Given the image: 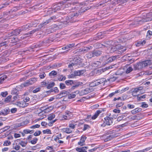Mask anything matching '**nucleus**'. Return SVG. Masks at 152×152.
<instances>
[{"label":"nucleus","mask_w":152,"mask_h":152,"mask_svg":"<svg viewBox=\"0 0 152 152\" xmlns=\"http://www.w3.org/2000/svg\"><path fill=\"white\" fill-rule=\"evenodd\" d=\"M46 75L44 73H43L40 74L39 76L40 78L43 79L45 77Z\"/></svg>","instance_id":"nucleus-62"},{"label":"nucleus","mask_w":152,"mask_h":152,"mask_svg":"<svg viewBox=\"0 0 152 152\" xmlns=\"http://www.w3.org/2000/svg\"><path fill=\"white\" fill-rule=\"evenodd\" d=\"M11 97L12 96L11 95H9L5 99L4 101L7 102H9L11 100Z\"/></svg>","instance_id":"nucleus-44"},{"label":"nucleus","mask_w":152,"mask_h":152,"mask_svg":"<svg viewBox=\"0 0 152 152\" xmlns=\"http://www.w3.org/2000/svg\"><path fill=\"white\" fill-rule=\"evenodd\" d=\"M119 49V51L121 53H124V51H125L126 50V48L125 47H122L120 45V47L119 49Z\"/></svg>","instance_id":"nucleus-45"},{"label":"nucleus","mask_w":152,"mask_h":152,"mask_svg":"<svg viewBox=\"0 0 152 152\" xmlns=\"http://www.w3.org/2000/svg\"><path fill=\"white\" fill-rule=\"evenodd\" d=\"M116 57L115 56H112V57L108 58L107 59V61L106 62V63H109L111 62L114 60L116 59Z\"/></svg>","instance_id":"nucleus-25"},{"label":"nucleus","mask_w":152,"mask_h":152,"mask_svg":"<svg viewBox=\"0 0 152 152\" xmlns=\"http://www.w3.org/2000/svg\"><path fill=\"white\" fill-rule=\"evenodd\" d=\"M37 141L38 139L35 137L31 141V142L32 144H35L37 143Z\"/></svg>","instance_id":"nucleus-47"},{"label":"nucleus","mask_w":152,"mask_h":152,"mask_svg":"<svg viewBox=\"0 0 152 152\" xmlns=\"http://www.w3.org/2000/svg\"><path fill=\"white\" fill-rule=\"evenodd\" d=\"M11 142L9 140H5L4 142L3 145L4 146H9L11 145Z\"/></svg>","instance_id":"nucleus-39"},{"label":"nucleus","mask_w":152,"mask_h":152,"mask_svg":"<svg viewBox=\"0 0 152 152\" xmlns=\"http://www.w3.org/2000/svg\"><path fill=\"white\" fill-rule=\"evenodd\" d=\"M9 128L10 127L9 126H6L1 129H0V133L7 130L9 129Z\"/></svg>","instance_id":"nucleus-35"},{"label":"nucleus","mask_w":152,"mask_h":152,"mask_svg":"<svg viewBox=\"0 0 152 152\" xmlns=\"http://www.w3.org/2000/svg\"><path fill=\"white\" fill-rule=\"evenodd\" d=\"M97 80L98 81L99 85L104 82L106 81V79L104 78H103L99 79H98Z\"/></svg>","instance_id":"nucleus-31"},{"label":"nucleus","mask_w":152,"mask_h":152,"mask_svg":"<svg viewBox=\"0 0 152 152\" xmlns=\"http://www.w3.org/2000/svg\"><path fill=\"white\" fill-rule=\"evenodd\" d=\"M114 131L113 130L110 132V135L107 136L106 138L104 139V141L105 142H107L109 140H111L113 138L118 137L120 135V133H114Z\"/></svg>","instance_id":"nucleus-4"},{"label":"nucleus","mask_w":152,"mask_h":152,"mask_svg":"<svg viewBox=\"0 0 152 152\" xmlns=\"http://www.w3.org/2000/svg\"><path fill=\"white\" fill-rule=\"evenodd\" d=\"M87 149V147H83L79 148H77L76 150L78 152H87L86 150Z\"/></svg>","instance_id":"nucleus-17"},{"label":"nucleus","mask_w":152,"mask_h":152,"mask_svg":"<svg viewBox=\"0 0 152 152\" xmlns=\"http://www.w3.org/2000/svg\"><path fill=\"white\" fill-rule=\"evenodd\" d=\"M143 88L142 86H139L135 88H132L130 92L132 94V95L134 96H137V93L142 90Z\"/></svg>","instance_id":"nucleus-6"},{"label":"nucleus","mask_w":152,"mask_h":152,"mask_svg":"<svg viewBox=\"0 0 152 152\" xmlns=\"http://www.w3.org/2000/svg\"><path fill=\"white\" fill-rule=\"evenodd\" d=\"M65 83L67 85L69 86L73 84V82L72 80H66L65 81Z\"/></svg>","instance_id":"nucleus-37"},{"label":"nucleus","mask_w":152,"mask_h":152,"mask_svg":"<svg viewBox=\"0 0 152 152\" xmlns=\"http://www.w3.org/2000/svg\"><path fill=\"white\" fill-rule=\"evenodd\" d=\"M51 92H55V93H58V90L57 87L54 88L50 90Z\"/></svg>","instance_id":"nucleus-48"},{"label":"nucleus","mask_w":152,"mask_h":152,"mask_svg":"<svg viewBox=\"0 0 152 152\" xmlns=\"http://www.w3.org/2000/svg\"><path fill=\"white\" fill-rule=\"evenodd\" d=\"M87 138V137L84 135L82 136L79 142H78V145L82 146L85 145V142Z\"/></svg>","instance_id":"nucleus-13"},{"label":"nucleus","mask_w":152,"mask_h":152,"mask_svg":"<svg viewBox=\"0 0 152 152\" xmlns=\"http://www.w3.org/2000/svg\"><path fill=\"white\" fill-rule=\"evenodd\" d=\"M152 64V60H148L141 62L134 65V69L137 70Z\"/></svg>","instance_id":"nucleus-1"},{"label":"nucleus","mask_w":152,"mask_h":152,"mask_svg":"<svg viewBox=\"0 0 152 152\" xmlns=\"http://www.w3.org/2000/svg\"><path fill=\"white\" fill-rule=\"evenodd\" d=\"M34 132V130H30L29 129H25L23 130V132L25 134H32Z\"/></svg>","instance_id":"nucleus-30"},{"label":"nucleus","mask_w":152,"mask_h":152,"mask_svg":"<svg viewBox=\"0 0 152 152\" xmlns=\"http://www.w3.org/2000/svg\"><path fill=\"white\" fill-rule=\"evenodd\" d=\"M142 110L140 108H137L132 110L131 111V113L133 114H135L140 112Z\"/></svg>","instance_id":"nucleus-18"},{"label":"nucleus","mask_w":152,"mask_h":152,"mask_svg":"<svg viewBox=\"0 0 152 152\" xmlns=\"http://www.w3.org/2000/svg\"><path fill=\"white\" fill-rule=\"evenodd\" d=\"M93 52L88 53L87 55V57L88 58H91L92 57H94Z\"/></svg>","instance_id":"nucleus-49"},{"label":"nucleus","mask_w":152,"mask_h":152,"mask_svg":"<svg viewBox=\"0 0 152 152\" xmlns=\"http://www.w3.org/2000/svg\"><path fill=\"white\" fill-rule=\"evenodd\" d=\"M55 115L54 114H51L49 116L48 119L49 120L51 121L55 117Z\"/></svg>","instance_id":"nucleus-40"},{"label":"nucleus","mask_w":152,"mask_h":152,"mask_svg":"<svg viewBox=\"0 0 152 152\" xmlns=\"http://www.w3.org/2000/svg\"><path fill=\"white\" fill-rule=\"evenodd\" d=\"M141 107H142L146 108L148 107V104H146L145 102H142L141 103Z\"/></svg>","instance_id":"nucleus-46"},{"label":"nucleus","mask_w":152,"mask_h":152,"mask_svg":"<svg viewBox=\"0 0 152 152\" xmlns=\"http://www.w3.org/2000/svg\"><path fill=\"white\" fill-rule=\"evenodd\" d=\"M9 4V3L6 2L5 3L1 4L0 5V10L6 7Z\"/></svg>","instance_id":"nucleus-26"},{"label":"nucleus","mask_w":152,"mask_h":152,"mask_svg":"<svg viewBox=\"0 0 152 152\" xmlns=\"http://www.w3.org/2000/svg\"><path fill=\"white\" fill-rule=\"evenodd\" d=\"M62 138L61 134L60 133L56 136V137L54 138V140L55 141H56L57 140H58Z\"/></svg>","instance_id":"nucleus-32"},{"label":"nucleus","mask_w":152,"mask_h":152,"mask_svg":"<svg viewBox=\"0 0 152 152\" xmlns=\"http://www.w3.org/2000/svg\"><path fill=\"white\" fill-rule=\"evenodd\" d=\"M8 43V42L7 41H5L0 44V47H1L6 45Z\"/></svg>","instance_id":"nucleus-64"},{"label":"nucleus","mask_w":152,"mask_h":152,"mask_svg":"<svg viewBox=\"0 0 152 152\" xmlns=\"http://www.w3.org/2000/svg\"><path fill=\"white\" fill-rule=\"evenodd\" d=\"M15 142H17L18 144L21 145L22 147H25L27 144V142L22 141L21 139H17L15 140Z\"/></svg>","instance_id":"nucleus-15"},{"label":"nucleus","mask_w":152,"mask_h":152,"mask_svg":"<svg viewBox=\"0 0 152 152\" xmlns=\"http://www.w3.org/2000/svg\"><path fill=\"white\" fill-rule=\"evenodd\" d=\"M40 126V125H39L38 124H37L35 125H33L30 127V128L31 129H35L36 128H39Z\"/></svg>","instance_id":"nucleus-53"},{"label":"nucleus","mask_w":152,"mask_h":152,"mask_svg":"<svg viewBox=\"0 0 152 152\" xmlns=\"http://www.w3.org/2000/svg\"><path fill=\"white\" fill-rule=\"evenodd\" d=\"M152 148L151 147H148L142 150L135 151V152H145L150 150Z\"/></svg>","instance_id":"nucleus-27"},{"label":"nucleus","mask_w":152,"mask_h":152,"mask_svg":"<svg viewBox=\"0 0 152 152\" xmlns=\"http://www.w3.org/2000/svg\"><path fill=\"white\" fill-rule=\"evenodd\" d=\"M8 94V93L7 91L5 92H2L1 94V95L3 97H6Z\"/></svg>","instance_id":"nucleus-56"},{"label":"nucleus","mask_w":152,"mask_h":152,"mask_svg":"<svg viewBox=\"0 0 152 152\" xmlns=\"http://www.w3.org/2000/svg\"><path fill=\"white\" fill-rule=\"evenodd\" d=\"M119 92L120 91H119V90H117L115 91V92H113L110 94L109 95V96L110 97H112L113 96L115 95V94L119 93Z\"/></svg>","instance_id":"nucleus-50"},{"label":"nucleus","mask_w":152,"mask_h":152,"mask_svg":"<svg viewBox=\"0 0 152 152\" xmlns=\"http://www.w3.org/2000/svg\"><path fill=\"white\" fill-rule=\"evenodd\" d=\"M18 145V143L17 142H15H15L13 143V145L14 146H13V149H15L16 151L19 150L20 147Z\"/></svg>","instance_id":"nucleus-19"},{"label":"nucleus","mask_w":152,"mask_h":152,"mask_svg":"<svg viewBox=\"0 0 152 152\" xmlns=\"http://www.w3.org/2000/svg\"><path fill=\"white\" fill-rule=\"evenodd\" d=\"M60 87L61 89H63L65 88L66 86L64 84L60 83Z\"/></svg>","instance_id":"nucleus-57"},{"label":"nucleus","mask_w":152,"mask_h":152,"mask_svg":"<svg viewBox=\"0 0 152 152\" xmlns=\"http://www.w3.org/2000/svg\"><path fill=\"white\" fill-rule=\"evenodd\" d=\"M21 31V30H20V28L13 30L11 32V35L10 36H12L14 35H17L20 34Z\"/></svg>","instance_id":"nucleus-16"},{"label":"nucleus","mask_w":152,"mask_h":152,"mask_svg":"<svg viewBox=\"0 0 152 152\" xmlns=\"http://www.w3.org/2000/svg\"><path fill=\"white\" fill-rule=\"evenodd\" d=\"M151 19L149 18H143L142 20H140V21L145 22H148L151 20Z\"/></svg>","instance_id":"nucleus-42"},{"label":"nucleus","mask_w":152,"mask_h":152,"mask_svg":"<svg viewBox=\"0 0 152 152\" xmlns=\"http://www.w3.org/2000/svg\"><path fill=\"white\" fill-rule=\"evenodd\" d=\"M93 53L94 57L97 56L102 54L101 52L99 50H94L93 51Z\"/></svg>","instance_id":"nucleus-22"},{"label":"nucleus","mask_w":152,"mask_h":152,"mask_svg":"<svg viewBox=\"0 0 152 152\" xmlns=\"http://www.w3.org/2000/svg\"><path fill=\"white\" fill-rule=\"evenodd\" d=\"M65 1H63L61 2L58 3L57 4L53 6V9L54 10V12H56L60 10H63L64 8L66 5L64 4Z\"/></svg>","instance_id":"nucleus-3"},{"label":"nucleus","mask_w":152,"mask_h":152,"mask_svg":"<svg viewBox=\"0 0 152 152\" xmlns=\"http://www.w3.org/2000/svg\"><path fill=\"white\" fill-rule=\"evenodd\" d=\"M120 46V45H117L115 46L114 45H111L110 46L109 48V49L110 50V53H112L116 51L118 49H119Z\"/></svg>","instance_id":"nucleus-11"},{"label":"nucleus","mask_w":152,"mask_h":152,"mask_svg":"<svg viewBox=\"0 0 152 152\" xmlns=\"http://www.w3.org/2000/svg\"><path fill=\"white\" fill-rule=\"evenodd\" d=\"M15 104L20 107H24L27 106L28 105V103H26L23 100L16 102Z\"/></svg>","instance_id":"nucleus-10"},{"label":"nucleus","mask_w":152,"mask_h":152,"mask_svg":"<svg viewBox=\"0 0 152 152\" xmlns=\"http://www.w3.org/2000/svg\"><path fill=\"white\" fill-rule=\"evenodd\" d=\"M35 26L36 25L33 24L31 25V24L29 23L22 26L21 28H20V30H21V31H25L28 29L30 27L32 26L35 27Z\"/></svg>","instance_id":"nucleus-12"},{"label":"nucleus","mask_w":152,"mask_h":152,"mask_svg":"<svg viewBox=\"0 0 152 152\" xmlns=\"http://www.w3.org/2000/svg\"><path fill=\"white\" fill-rule=\"evenodd\" d=\"M83 92L84 94H87L90 92V90L88 88H86L83 91Z\"/></svg>","instance_id":"nucleus-41"},{"label":"nucleus","mask_w":152,"mask_h":152,"mask_svg":"<svg viewBox=\"0 0 152 152\" xmlns=\"http://www.w3.org/2000/svg\"><path fill=\"white\" fill-rule=\"evenodd\" d=\"M104 119V120L103 121L104 123L101 125L102 127H104L106 125H110L112 124L113 120V118L107 117L105 118Z\"/></svg>","instance_id":"nucleus-5"},{"label":"nucleus","mask_w":152,"mask_h":152,"mask_svg":"<svg viewBox=\"0 0 152 152\" xmlns=\"http://www.w3.org/2000/svg\"><path fill=\"white\" fill-rule=\"evenodd\" d=\"M124 118V115L119 116L117 118V121H120L123 119Z\"/></svg>","instance_id":"nucleus-59"},{"label":"nucleus","mask_w":152,"mask_h":152,"mask_svg":"<svg viewBox=\"0 0 152 152\" xmlns=\"http://www.w3.org/2000/svg\"><path fill=\"white\" fill-rule=\"evenodd\" d=\"M78 15V14L76 13H72L71 14L68 16V20L66 21L68 23L69 22H75V20H73Z\"/></svg>","instance_id":"nucleus-7"},{"label":"nucleus","mask_w":152,"mask_h":152,"mask_svg":"<svg viewBox=\"0 0 152 152\" xmlns=\"http://www.w3.org/2000/svg\"><path fill=\"white\" fill-rule=\"evenodd\" d=\"M18 92V91L17 90H16L15 89H14L12 91L11 94H13V95H14V94L17 95Z\"/></svg>","instance_id":"nucleus-58"},{"label":"nucleus","mask_w":152,"mask_h":152,"mask_svg":"<svg viewBox=\"0 0 152 152\" xmlns=\"http://www.w3.org/2000/svg\"><path fill=\"white\" fill-rule=\"evenodd\" d=\"M20 98L19 96L17 95H16L14 96L13 97V99H14L13 101H12V102H14L15 100L18 99Z\"/></svg>","instance_id":"nucleus-60"},{"label":"nucleus","mask_w":152,"mask_h":152,"mask_svg":"<svg viewBox=\"0 0 152 152\" xmlns=\"http://www.w3.org/2000/svg\"><path fill=\"white\" fill-rule=\"evenodd\" d=\"M114 2L116 4H118L119 3H124L126 2L127 0H114Z\"/></svg>","instance_id":"nucleus-29"},{"label":"nucleus","mask_w":152,"mask_h":152,"mask_svg":"<svg viewBox=\"0 0 152 152\" xmlns=\"http://www.w3.org/2000/svg\"><path fill=\"white\" fill-rule=\"evenodd\" d=\"M66 78L65 76L63 75L59 76L58 77V79L59 81L64 80L66 79Z\"/></svg>","instance_id":"nucleus-34"},{"label":"nucleus","mask_w":152,"mask_h":152,"mask_svg":"<svg viewBox=\"0 0 152 152\" xmlns=\"http://www.w3.org/2000/svg\"><path fill=\"white\" fill-rule=\"evenodd\" d=\"M85 72L86 70L84 69L75 71L73 72V75L74 76H80L83 74Z\"/></svg>","instance_id":"nucleus-14"},{"label":"nucleus","mask_w":152,"mask_h":152,"mask_svg":"<svg viewBox=\"0 0 152 152\" xmlns=\"http://www.w3.org/2000/svg\"><path fill=\"white\" fill-rule=\"evenodd\" d=\"M152 35V31L150 30H148L147 33V36H148V37H149L150 36Z\"/></svg>","instance_id":"nucleus-61"},{"label":"nucleus","mask_w":152,"mask_h":152,"mask_svg":"<svg viewBox=\"0 0 152 152\" xmlns=\"http://www.w3.org/2000/svg\"><path fill=\"white\" fill-rule=\"evenodd\" d=\"M42 132L44 134H51V132L50 130L49 129H47L46 130H43L42 131Z\"/></svg>","instance_id":"nucleus-36"},{"label":"nucleus","mask_w":152,"mask_h":152,"mask_svg":"<svg viewBox=\"0 0 152 152\" xmlns=\"http://www.w3.org/2000/svg\"><path fill=\"white\" fill-rule=\"evenodd\" d=\"M55 85V83L54 82H52L49 83L47 86V87L48 89H49L53 87Z\"/></svg>","instance_id":"nucleus-38"},{"label":"nucleus","mask_w":152,"mask_h":152,"mask_svg":"<svg viewBox=\"0 0 152 152\" xmlns=\"http://www.w3.org/2000/svg\"><path fill=\"white\" fill-rule=\"evenodd\" d=\"M133 70V69L131 67H129L126 69V73L127 74L129 73Z\"/></svg>","instance_id":"nucleus-52"},{"label":"nucleus","mask_w":152,"mask_h":152,"mask_svg":"<svg viewBox=\"0 0 152 152\" xmlns=\"http://www.w3.org/2000/svg\"><path fill=\"white\" fill-rule=\"evenodd\" d=\"M7 76L6 75H4L3 76L1 77H0V83H2L4 80L6 78H7Z\"/></svg>","instance_id":"nucleus-33"},{"label":"nucleus","mask_w":152,"mask_h":152,"mask_svg":"<svg viewBox=\"0 0 152 152\" xmlns=\"http://www.w3.org/2000/svg\"><path fill=\"white\" fill-rule=\"evenodd\" d=\"M81 61L80 59L75 58L72 63L68 65V67L70 68L72 67L73 69L74 68L77 69L81 66ZM71 69H72V68Z\"/></svg>","instance_id":"nucleus-2"},{"label":"nucleus","mask_w":152,"mask_h":152,"mask_svg":"<svg viewBox=\"0 0 152 152\" xmlns=\"http://www.w3.org/2000/svg\"><path fill=\"white\" fill-rule=\"evenodd\" d=\"M146 95H144L140 96H137V99L138 100H140L142 99H144L146 97Z\"/></svg>","instance_id":"nucleus-55"},{"label":"nucleus","mask_w":152,"mask_h":152,"mask_svg":"<svg viewBox=\"0 0 152 152\" xmlns=\"http://www.w3.org/2000/svg\"><path fill=\"white\" fill-rule=\"evenodd\" d=\"M79 93V91H76L75 92H74L72 93L71 94L69 95H68V98L69 99H72L75 98L76 96L75 94H78Z\"/></svg>","instance_id":"nucleus-24"},{"label":"nucleus","mask_w":152,"mask_h":152,"mask_svg":"<svg viewBox=\"0 0 152 152\" xmlns=\"http://www.w3.org/2000/svg\"><path fill=\"white\" fill-rule=\"evenodd\" d=\"M41 134V132L40 131H38L35 132L34 134V135L35 136H39Z\"/></svg>","instance_id":"nucleus-51"},{"label":"nucleus","mask_w":152,"mask_h":152,"mask_svg":"<svg viewBox=\"0 0 152 152\" xmlns=\"http://www.w3.org/2000/svg\"><path fill=\"white\" fill-rule=\"evenodd\" d=\"M63 132L67 134H70L72 132V131L71 129L68 128H64L62 129Z\"/></svg>","instance_id":"nucleus-21"},{"label":"nucleus","mask_w":152,"mask_h":152,"mask_svg":"<svg viewBox=\"0 0 152 152\" xmlns=\"http://www.w3.org/2000/svg\"><path fill=\"white\" fill-rule=\"evenodd\" d=\"M52 109L53 107H49L46 108L45 109H44V111L45 113L48 112L52 110Z\"/></svg>","instance_id":"nucleus-43"},{"label":"nucleus","mask_w":152,"mask_h":152,"mask_svg":"<svg viewBox=\"0 0 152 152\" xmlns=\"http://www.w3.org/2000/svg\"><path fill=\"white\" fill-rule=\"evenodd\" d=\"M77 125V124H76V122L72 121L69 123V126L71 129H73L75 128V126Z\"/></svg>","instance_id":"nucleus-23"},{"label":"nucleus","mask_w":152,"mask_h":152,"mask_svg":"<svg viewBox=\"0 0 152 152\" xmlns=\"http://www.w3.org/2000/svg\"><path fill=\"white\" fill-rule=\"evenodd\" d=\"M57 74V72L54 70H53L49 73V75L50 77H54Z\"/></svg>","instance_id":"nucleus-28"},{"label":"nucleus","mask_w":152,"mask_h":152,"mask_svg":"<svg viewBox=\"0 0 152 152\" xmlns=\"http://www.w3.org/2000/svg\"><path fill=\"white\" fill-rule=\"evenodd\" d=\"M30 98L26 96V97H24L23 101L24 102L26 103V102H28Z\"/></svg>","instance_id":"nucleus-63"},{"label":"nucleus","mask_w":152,"mask_h":152,"mask_svg":"<svg viewBox=\"0 0 152 152\" xmlns=\"http://www.w3.org/2000/svg\"><path fill=\"white\" fill-rule=\"evenodd\" d=\"M127 107L130 109H133L135 107V106L134 104H128L127 105Z\"/></svg>","instance_id":"nucleus-54"},{"label":"nucleus","mask_w":152,"mask_h":152,"mask_svg":"<svg viewBox=\"0 0 152 152\" xmlns=\"http://www.w3.org/2000/svg\"><path fill=\"white\" fill-rule=\"evenodd\" d=\"M11 37L10 38H9V42H10L14 43L17 42L18 39L16 37H14L12 36H11Z\"/></svg>","instance_id":"nucleus-20"},{"label":"nucleus","mask_w":152,"mask_h":152,"mask_svg":"<svg viewBox=\"0 0 152 152\" xmlns=\"http://www.w3.org/2000/svg\"><path fill=\"white\" fill-rule=\"evenodd\" d=\"M56 17L55 16H53L51 17L50 18L46 20L45 21L43 22L42 23L40 24L41 27L46 25L48 23L50 22H52L54 20H56Z\"/></svg>","instance_id":"nucleus-8"},{"label":"nucleus","mask_w":152,"mask_h":152,"mask_svg":"<svg viewBox=\"0 0 152 152\" xmlns=\"http://www.w3.org/2000/svg\"><path fill=\"white\" fill-rule=\"evenodd\" d=\"M75 46V44L74 43H72L69 44L66 46L63 47L62 49L63 50H66L63 52L64 53H67L69 50H70V49L74 47Z\"/></svg>","instance_id":"nucleus-9"}]
</instances>
